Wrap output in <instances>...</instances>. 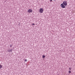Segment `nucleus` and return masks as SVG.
<instances>
[{
    "label": "nucleus",
    "instance_id": "1",
    "mask_svg": "<svg viewBox=\"0 0 75 75\" xmlns=\"http://www.w3.org/2000/svg\"><path fill=\"white\" fill-rule=\"evenodd\" d=\"M67 4L68 3H67V1H63V3L61 5L62 8H65V6H67Z\"/></svg>",
    "mask_w": 75,
    "mask_h": 75
},
{
    "label": "nucleus",
    "instance_id": "2",
    "mask_svg": "<svg viewBox=\"0 0 75 75\" xmlns=\"http://www.w3.org/2000/svg\"><path fill=\"white\" fill-rule=\"evenodd\" d=\"M43 11H44V9H43L42 8H41L40 9L39 11V13H42Z\"/></svg>",
    "mask_w": 75,
    "mask_h": 75
},
{
    "label": "nucleus",
    "instance_id": "3",
    "mask_svg": "<svg viewBox=\"0 0 75 75\" xmlns=\"http://www.w3.org/2000/svg\"><path fill=\"white\" fill-rule=\"evenodd\" d=\"M28 13H32L33 12V10L31 9H29L28 11Z\"/></svg>",
    "mask_w": 75,
    "mask_h": 75
},
{
    "label": "nucleus",
    "instance_id": "4",
    "mask_svg": "<svg viewBox=\"0 0 75 75\" xmlns=\"http://www.w3.org/2000/svg\"><path fill=\"white\" fill-rule=\"evenodd\" d=\"M13 51V50L11 49V50H8V52H11V51Z\"/></svg>",
    "mask_w": 75,
    "mask_h": 75
},
{
    "label": "nucleus",
    "instance_id": "5",
    "mask_svg": "<svg viewBox=\"0 0 75 75\" xmlns=\"http://www.w3.org/2000/svg\"><path fill=\"white\" fill-rule=\"evenodd\" d=\"M2 68H3V66L0 64V69H1Z\"/></svg>",
    "mask_w": 75,
    "mask_h": 75
},
{
    "label": "nucleus",
    "instance_id": "6",
    "mask_svg": "<svg viewBox=\"0 0 75 75\" xmlns=\"http://www.w3.org/2000/svg\"><path fill=\"white\" fill-rule=\"evenodd\" d=\"M71 71H69V74H71Z\"/></svg>",
    "mask_w": 75,
    "mask_h": 75
},
{
    "label": "nucleus",
    "instance_id": "7",
    "mask_svg": "<svg viewBox=\"0 0 75 75\" xmlns=\"http://www.w3.org/2000/svg\"><path fill=\"white\" fill-rule=\"evenodd\" d=\"M12 46H13V45H10V47H12Z\"/></svg>",
    "mask_w": 75,
    "mask_h": 75
},
{
    "label": "nucleus",
    "instance_id": "8",
    "mask_svg": "<svg viewBox=\"0 0 75 75\" xmlns=\"http://www.w3.org/2000/svg\"><path fill=\"white\" fill-rule=\"evenodd\" d=\"M45 56H42V58H45Z\"/></svg>",
    "mask_w": 75,
    "mask_h": 75
},
{
    "label": "nucleus",
    "instance_id": "9",
    "mask_svg": "<svg viewBox=\"0 0 75 75\" xmlns=\"http://www.w3.org/2000/svg\"><path fill=\"white\" fill-rule=\"evenodd\" d=\"M25 62H27V59H25Z\"/></svg>",
    "mask_w": 75,
    "mask_h": 75
},
{
    "label": "nucleus",
    "instance_id": "10",
    "mask_svg": "<svg viewBox=\"0 0 75 75\" xmlns=\"http://www.w3.org/2000/svg\"><path fill=\"white\" fill-rule=\"evenodd\" d=\"M54 1L56 0H53ZM52 1V0H50V2H51Z\"/></svg>",
    "mask_w": 75,
    "mask_h": 75
},
{
    "label": "nucleus",
    "instance_id": "11",
    "mask_svg": "<svg viewBox=\"0 0 75 75\" xmlns=\"http://www.w3.org/2000/svg\"><path fill=\"white\" fill-rule=\"evenodd\" d=\"M32 25H35V24L34 23H32Z\"/></svg>",
    "mask_w": 75,
    "mask_h": 75
},
{
    "label": "nucleus",
    "instance_id": "12",
    "mask_svg": "<svg viewBox=\"0 0 75 75\" xmlns=\"http://www.w3.org/2000/svg\"><path fill=\"white\" fill-rule=\"evenodd\" d=\"M69 70H71V68H69Z\"/></svg>",
    "mask_w": 75,
    "mask_h": 75
}]
</instances>
